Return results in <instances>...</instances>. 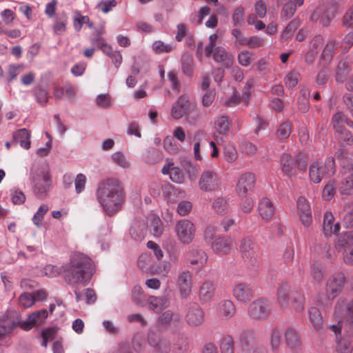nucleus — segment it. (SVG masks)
Segmentation results:
<instances>
[{
	"mask_svg": "<svg viewBox=\"0 0 353 353\" xmlns=\"http://www.w3.org/2000/svg\"><path fill=\"white\" fill-rule=\"evenodd\" d=\"M270 314V305L266 299L259 298L252 301L248 308V315L256 321L267 319Z\"/></svg>",
	"mask_w": 353,
	"mask_h": 353,
	"instance_id": "nucleus-8",
	"label": "nucleus"
},
{
	"mask_svg": "<svg viewBox=\"0 0 353 353\" xmlns=\"http://www.w3.org/2000/svg\"><path fill=\"white\" fill-rule=\"evenodd\" d=\"M220 349L221 353H234V341L230 336H223L220 339Z\"/></svg>",
	"mask_w": 353,
	"mask_h": 353,
	"instance_id": "nucleus-53",
	"label": "nucleus"
},
{
	"mask_svg": "<svg viewBox=\"0 0 353 353\" xmlns=\"http://www.w3.org/2000/svg\"><path fill=\"white\" fill-rule=\"evenodd\" d=\"M332 123L336 133H343V130L345 129V125L353 128V121L349 120L341 112H338L333 115Z\"/></svg>",
	"mask_w": 353,
	"mask_h": 353,
	"instance_id": "nucleus-30",
	"label": "nucleus"
},
{
	"mask_svg": "<svg viewBox=\"0 0 353 353\" xmlns=\"http://www.w3.org/2000/svg\"><path fill=\"white\" fill-rule=\"evenodd\" d=\"M148 343L154 353H169L170 351V341L152 329L148 333Z\"/></svg>",
	"mask_w": 353,
	"mask_h": 353,
	"instance_id": "nucleus-11",
	"label": "nucleus"
},
{
	"mask_svg": "<svg viewBox=\"0 0 353 353\" xmlns=\"http://www.w3.org/2000/svg\"><path fill=\"white\" fill-rule=\"evenodd\" d=\"M309 319L317 332H321L323 327V321L321 313L316 307H311L308 310Z\"/></svg>",
	"mask_w": 353,
	"mask_h": 353,
	"instance_id": "nucleus-35",
	"label": "nucleus"
},
{
	"mask_svg": "<svg viewBox=\"0 0 353 353\" xmlns=\"http://www.w3.org/2000/svg\"><path fill=\"white\" fill-rule=\"evenodd\" d=\"M240 251L244 261L247 264L257 269L260 264L259 254V248L250 238L242 239L240 245Z\"/></svg>",
	"mask_w": 353,
	"mask_h": 353,
	"instance_id": "nucleus-6",
	"label": "nucleus"
},
{
	"mask_svg": "<svg viewBox=\"0 0 353 353\" xmlns=\"http://www.w3.org/2000/svg\"><path fill=\"white\" fill-rule=\"evenodd\" d=\"M30 133L26 128H21L15 131L12 135V143L19 144L24 149L30 148Z\"/></svg>",
	"mask_w": 353,
	"mask_h": 353,
	"instance_id": "nucleus-31",
	"label": "nucleus"
},
{
	"mask_svg": "<svg viewBox=\"0 0 353 353\" xmlns=\"http://www.w3.org/2000/svg\"><path fill=\"white\" fill-rule=\"evenodd\" d=\"M68 23V17L65 13L63 12L59 15L54 20L53 24V31L56 34L61 35L66 30V25Z\"/></svg>",
	"mask_w": 353,
	"mask_h": 353,
	"instance_id": "nucleus-42",
	"label": "nucleus"
},
{
	"mask_svg": "<svg viewBox=\"0 0 353 353\" xmlns=\"http://www.w3.org/2000/svg\"><path fill=\"white\" fill-rule=\"evenodd\" d=\"M217 311L223 319L229 320L234 316L236 307L231 300L223 299L218 304Z\"/></svg>",
	"mask_w": 353,
	"mask_h": 353,
	"instance_id": "nucleus-28",
	"label": "nucleus"
},
{
	"mask_svg": "<svg viewBox=\"0 0 353 353\" xmlns=\"http://www.w3.org/2000/svg\"><path fill=\"white\" fill-rule=\"evenodd\" d=\"M221 183V180L216 172L212 170H205L199 180V188L205 192L216 190Z\"/></svg>",
	"mask_w": 353,
	"mask_h": 353,
	"instance_id": "nucleus-15",
	"label": "nucleus"
},
{
	"mask_svg": "<svg viewBox=\"0 0 353 353\" xmlns=\"http://www.w3.org/2000/svg\"><path fill=\"white\" fill-rule=\"evenodd\" d=\"M323 44V38L321 35H316L311 41L310 52L306 55V61L312 62L314 56L317 54L318 50Z\"/></svg>",
	"mask_w": 353,
	"mask_h": 353,
	"instance_id": "nucleus-41",
	"label": "nucleus"
},
{
	"mask_svg": "<svg viewBox=\"0 0 353 353\" xmlns=\"http://www.w3.org/2000/svg\"><path fill=\"white\" fill-rule=\"evenodd\" d=\"M338 189L342 195H353V168L352 172L340 181Z\"/></svg>",
	"mask_w": 353,
	"mask_h": 353,
	"instance_id": "nucleus-34",
	"label": "nucleus"
},
{
	"mask_svg": "<svg viewBox=\"0 0 353 353\" xmlns=\"http://www.w3.org/2000/svg\"><path fill=\"white\" fill-rule=\"evenodd\" d=\"M332 330L336 335V353H353V344L347 339L338 337L341 332V322L339 321L338 324H333L330 326Z\"/></svg>",
	"mask_w": 353,
	"mask_h": 353,
	"instance_id": "nucleus-18",
	"label": "nucleus"
},
{
	"mask_svg": "<svg viewBox=\"0 0 353 353\" xmlns=\"http://www.w3.org/2000/svg\"><path fill=\"white\" fill-rule=\"evenodd\" d=\"M325 269L320 263H313L310 268V276L314 282L321 283L323 279Z\"/></svg>",
	"mask_w": 353,
	"mask_h": 353,
	"instance_id": "nucleus-45",
	"label": "nucleus"
},
{
	"mask_svg": "<svg viewBox=\"0 0 353 353\" xmlns=\"http://www.w3.org/2000/svg\"><path fill=\"white\" fill-rule=\"evenodd\" d=\"M253 61L254 55L248 50H242L238 54V62L242 66L246 67Z\"/></svg>",
	"mask_w": 353,
	"mask_h": 353,
	"instance_id": "nucleus-61",
	"label": "nucleus"
},
{
	"mask_svg": "<svg viewBox=\"0 0 353 353\" xmlns=\"http://www.w3.org/2000/svg\"><path fill=\"white\" fill-rule=\"evenodd\" d=\"M190 104L188 97L182 95L172 105L171 108V116L174 119H179L188 114Z\"/></svg>",
	"mask_w": 353,
	"mask_h": 353,
	"instance_id": "nucleus-22",
	"label": "nucleus"
},
{
	"mask_svg": "<svg viewBox=\"0 0 353 353\" xmlns=\"http://www.w3.org/2000/svg\"><path fill=\"white\" fill-rule=\"evenodd\" d=\"M299 79L300 73L296 70H292L285 77V85L289 89L293 88L298 84Z\"/></svg>",
	"mask_w": 353,
	"mask_h": 353,
	"instance_id": "nucleus-57",
	"label": "nucleus"
},
{
	"mask_svg": "<svg viewBox=\"0 0 353 353\" xmlns=\"http://www.w3.org/2000/svg\"><path fill=\"white\" fill-rule=\"evenodd\" d=\"M148 304L154 312H159L169 306L170 301L169 299L165 296H151L148 299Z\"/></svg>",
	"mask_w": 353,
	"mask_h": 353,
	"instance_id": "nucleus-33",
	"label": "nucleus"
},
{
	"mask_svg": "<svg viewBox=\"0 0 353 353\" xmlns=\"http://www.w3.org/2000/svg\"><path fill=\"white\" fill-rule=\"evenodd\" d=\"M297 214L302 225L309 229L312 225V213L309 201L304 196H299L296 201Z\"/></svg>",
	"mask_w": 353,
	"mask_h": 353,
	"instance_id": "nucleus-14",
	"label": "nucleus"
},
{
	"mask_svg": "<svg viewBox=\"0 0 353 353\" xmlns=\"http://www.w3.org/2000/svg\"><path fill=\"white\" fill-rule=\"evenodd\" d=\"M132 300L137 305H144L145 295L140 285H135L132 290Z\"/></svg>",
	"mask_w": 353,
	"mask_h": 353,
	"instance_id": "nucleus-50",
	"label": "nucleus"
},
{
	"mask_svg": "<svg viewBox=\"0 0 353 353\" xmlns=\"http://www.w3.org/2000/svg\"><path fill=\"white\" fill-rule=\"evenodd\" d=\"M232 245L233 239L226 236H217L210 244L213 252L219 255L229 254L232 248Z\"/></svg>",
	"mask_w": 353,
	"mask_h": 353,
	"instance_id": "nucleus-20",
	"label": "nucleus"
},
{
	"mask_svg": "<svg viewBox=\"0 0 353 353\" xmlns=\"http://www.w3.org/2000/svg\"><path fill=\"white\" fill-rule=\"evenodd\" d=\"M185 320L191 327L201 325L204 321V312L196 303H191L186 306Z\"/></svg>",
	"mask_w": 353,
	"mask_h": 353,
	"instance_id": "nucleus-13",
	"label": "nucleus"
},
{
	"mask_svg": "<svg viewBox=\"0 0 353 353\" xmlns=\"http://www.w3.org/2000/svg\"><path fill=\"white\" fill-rule=\"evenodd\" d=\"M290 286L287 283H283L277 290V300L282 308H286L289 305Z\"/></svg>",
	"mask_w": 353,
	"mask_h": 353,
	"instance_id": "nucleus-36",
	"label": "nucleus"
},
{
	"mask_svg": "<svg viewBox=\"0 0 353 353\" xmlns=\"http://www.w3.org/2000/svg\"><path fill=\"white\" fill-rule=\"evenodd\" d=\"M48 316V313L45 309L35 311L28 315L26 320L21 323V327L23 330L28 331L34 326L41 325L47 319Z\"/></svg>",
	"mask_w": 353,
	"mask_h": 353,
	"instance_id": "nucleus-19",
	"label": "nucleus"
},
{
	"mask_svg": "<svg viewBox=\"0 0 353 353\" xmlns=\"http://www.w3.org/2000/svg\"><path fill=\"white\" fill-rule=\"evenodd\" d=\"M215 288L212 282L206 281L203 283L199 289V299L201 301L205 302L212 299L214 294Z\"/></svg>",
	"mask_w": 353,
	"mask_h": 353,
	"instance_id": "nucleus-39",
	"label": "nucleus"
},
{
	"mask_svg": "<svg viewBox=\"0 0 353 353\" xmlns=\"http://www.w3.org/2000/svg\"><path fill=\"white\" fill-rule=\"evenodd\" d=\"M336 12V7L331 2H324L316 8L310 17V21L316 22L323 27H328Z\"/></svg>",
	"mask_w": 353,
	"mask_h": 353,
	"instance_id": "nucleus-5",
	"label": "nucleus"
},
{
	"mask_svg": "<svg viewBox=\"0 0 353 353\" xmlns=\"http://www.w3.org/2000/svg\"><path fill=\"white\" fill-rule=\"evenodd\" d=\"M336 248L342 252L346 264L353 265V230L343 232L338 237Z\"/></svg>",
	"mask_w": 353,
	"mask_h": 353,
	"instance_id": "nucleus-7",
	"label": "nucleus"
},
{
	"mask_svg": "<svg viewBox=\"0 0 353 353\" xmlns=\"http://www.w3.org/2000/svg\"><path fill=\"white\" fill-rule=\"evenodd\" d=\"M294 165L299 170L305 171L307 168V163L309 160L308 154L304 152H299L295 157Z\"/></svg>",
	"mask_w": 353,
	"mask_h": 353,
	"instance_id": "nucleus-58",
	"label": "nucleus"
},
{
	"mask_svg": "<svg viewBox=\"0 0 353 353\" xmlns=\"http://www.w3.org/2000/svg\"><path fill=\"white\" fill-rule=\"evenodd\" d=\"M292 131V123L290 121H284L281 123L276 130V137L279 139H288Z\"/></svg>",
	"mask_w": 353,
	"mask_h": 353,
	"instance_id": "nucleus-51",
	"label": "nucleus"
},
{
	"mask_svg": "<svg viewBox=\"0 0 353 353\" xmlns=\"http://www.w3.org/2000/svg\"><path fill=\"white\" fill-rule=\"evenodd\" d=\"M211 206L213 211L219 215H225L229 212V206L227 197L215 196L211 201Z\"/></svg>",
	"mask_w": 353,
	"mask_h": 353,
	"instance_id": "nucleus-32",
	"label": "nucleus"
},
{
	"mask_svg": "<svg viewBox=\"0 0 353 353\" xmlns=\"http://www.w3.org/2000/svg\"><path fill=\"white\" fill-rule=\"evenodd\" d=\"M176 285L183 298H188L192 290V276L189 271L179 273Z\"/></svg>",
	"mask_w": 353,
	"mask_h": 353,
	"instance_id": "nucleus-21",
	"label": "nucleus"
},
{
	"mask_svg": "<svg viewBox=\"0 0 353 353\" xmlns=\"http://www.w3.org/2000/svg\"><path fill=\"white\" fill-rule=\"evenodd\" d=\"M351 60L348 57L343 58L339 62L335 74V79L337 83H343L351 69Z\"/></svg>",
	"mask_w": 353,
	"mask_h": 353,
	"instance_id": "nucleus-26",
	"label": "nucleus"
},
{
	"mask_svg": "<svg viewBox=\"0 0 353 353\" xmlns=\"http://www.w3.org/2000/svg\"><path fill=\"white\" fill-rule=\"evenodd\" d=\"M32 94L41 106H46L49 101L48 91L41 85H37L32 89Z\"/></svg>",
	"mask_w": 353,
	"mask_h": 353,
	"instance_id": "nucleus-38",
	"label": "nucleus"
},
{
	"mask_svg": "<svg viewBox=\"0 0 353 353\" xmlns=\"http://www.w3.org/2000/svg\"><path fill=\"white\" fill-rule=\"evenodd\" d=\"M145 228L143 224H134L130 228V234L136 242H141L145 238Z\"/></svg>",
	"mask_w": 353,
	"mask_h": 353,
	"instance_id": "nucleus-43",
	"label": "nucleus"
},
{
	"mask_svg": "<svg viewBox=\"0 0 353 353\" xmlns=\"http://www.w3.org/2000/svg\"><path fill=\"white\" fill-rule=\"evenodd\" d=\"M150 230L156 237L161 236L163 232V222L159 217L152 216L150 219Z\"/></svg>",
	"mask_w": 353,
	"mask_h": 353,
	"instance_id": "nucleus-46",
	"label": "nucleus"
},
{
	"mask_svg": "<svg viewBox=\"0 0 353 353\" xmlns=\"http://www.w3.org/2000/svg\"><path fill=\"white\" fill-rule=\"evenodd\" d=\"M20 323L16 311L8 310L0 316V350L3 336L11 332Z\"/></svg>",
	"mask_w": 353,
	"mask_h": 353,
	"instance_id": "nucleus-10",
	"label": "nucleus"
},
{
	"mask_svg": "<svg viewBox=\"0 0 353 353\" xmlns=\"http://www.w3.org/2000/svg\"><path fill=\"white\" fill-rule=\"evenodd\" d=\"M213 59L216 62L221 63L226 68L232 67L234 63L233 55L222 46H218L214 48Z\"/></svg>",
	"mask_w": 353,
	"mask_h": 353,
	"instance_id": "nucleus-25",
	"label": "nucleus"
},
{
	"mask_svg": "<svg viewBox=\"0 0 353 353\" xmlns=\"http://www.w3.org/2000/svg\"><path fill=\"white\" fill-rule=\"evenodd\" d=\"M175 231L178 239L183 244L192 242L196 232L194 223L188 219H181L175 225Z\"/></svg>",
	"mask_w": 353,
	"mask_h": 353,
	"instance_id": "nucleus-9",
	"label": "nucleus"
},
{
	"mask_svg": "<svg viewBox=\"0 0 353 353\" xmlns=\"http://www.w3.org/2000/svg\"><path fill=\"white\" fill-rule=\"evenodd\" d=\"M63 268L65 279L73 284L88 285L94 273V266L92 259L81 252L72 254L70 263Z\"/></svg>",
	"mask_w": 353,
	"mask_h": 353,
	"instance_id": "nucleus-2",
	"label": "nucleus"
},
{
	"mask_svg": "<svg viewBox=\"0 0 353 353\" xmlns=\"http://www.w3.org/2000/svg\"><path fill=\"white\" fill-rule=\"evenodd\" d=\"M194 61L190 54H184L181 58V70L188 77H191L193 72Z\"/></svg>",
	"mask_w": 353,
	"mask_h": 353,
	"instance_id": "nucleus-49",
	"label": "nucleus"
},
{
	"mask_svg": "<svg viewBox=\"0 0 353 353\" xmlns=\"http://www.w3.org/2000/svg\"><path fill=\"white\" fill-rule=\"evenodd\" d=\"M49 208L47 205L42 204L37 212L34 214L32 218V221L34 224L38 227L41 226L42 224L43 219L44 215L48 212Z\"/></svg>",
	"mask_w": 353,
	"mask_h": 353,
	"instance_id": "nucleus-63",
	"label": "nucleus"
},
{
	"mask_svg": "<svg viewBox=\"0 0 353 353\" xmlns=\"http://www.w3.org/2000/svg\"><path fill=\"white\" fill-rule=\"evenodd\" d=\"M258 212L263 220L268 221L274 213V207L267 197L262 198L258 204Z\"/></svg>",
	"mask_w": 353,
	"mask_h": 353,
	"instance_id": "nucleus-27",
	"label": "nucleus"
},
{
	"mask_svg": "<svg viewBox=\"0 0 353 353\" xmlns=\"http://www.w3.org/2000/svg\"><path fill=\"white\" fill-rule=\"evenodd\" d=\"M256 181L255 174L252 172H248L243 173L239 176L236 191L239 197H245L254 190Z\"/></svg>",
	"mask_w": 353,
	"mask_h": 353,
	"instance_id": "nucleus-12",
	"label": "nucleus"
},
{
	"mask_svg": "<svg viewBox=\"0 0 353 353\" xmlns=\"http://www.w3.org/2000/svg\"><path fill=\"white\" fill-rule=\"evenodd\" d=\"M344 283L345 276L342 273H336L330 276L326 285V295L330 301L333 300L338 295Z\"/></svg>",
	"mask_w": 353,
	"mask_h": 353,
	"instance_id": "nucleus-17",
	"label": "nucleus"
},
{
	"mask_svg": "<svg viewBox=\"0 0 353 353\" xmlns=\"http://www.w3.org/2000/svg\"><path fill=\"white\" fill-rule=\"evenodd\" d=\"M213 138L218 144H223L230 131V122L228 117L219 116L214 120Z\"/></svg>",
	"mask_w": 353,
	"mask_h": 353,
	"instance_id": "nucleus-16",
	"label": "nucleus"
},
{
	"mask_svg": "<svg viewBox=\"0 0 353 353\" xmlns=\"http://www.w3.org/2000/svg\"><path fill=\"white\" fill-rule=\"evenodd\" d=\"M191 254L196 257V259L190 261L192 265L203 266L207 262L208 256L202 250L194 249L191 251Z\"/></svg>",
	"mask_w": 353,
	"mask_h": 353,
	"instance_id": "nucleus-55",
	"label": "nucleus"
},
{
	"mask_svg": "<svg viewBox=\"0 0 353 353\" xmlns=\"http://www.w3.org/2000/svg\"><path fill=\"white\" fill-rule=\"evenodd\" d=\"M112 161L123 168H128L130 163L122 152H115L111 155Z\"/></svg>",
	"mask_w": 353,
	"mask_h": 353,
	"instance_id": "nucleus-56",
	"label": "nucleus"
},
{
	"mask_svg": "<svg viewBox=\"0 0 353 353\" xmlns=\"http://www.w3.org/2000/svg\"><path fill=\"white\" fill-rule=\"evenodd\" d=\"M30 179L33 192L38 198H44L52 186L49 168L43 164H34L30 170Z\"/></svg>",
	"mask_w": 353,
	"mask_h": 353,
	"instance_id": "nucleus-3",
	"label": "nucleus"
},
{
	"mask_svg": "<svg viewBox=\"0 0 353 353\" xmlns=\"http://www.w3.org/2000/svg\"><path fill=\"white\" fill-rule=\"evenodd\" d=\"M340 230L339 223H334V216L331 212H326L323 216V231L326 236L336 234Z\"/></svg>",
	"mask_w": 353,
	"mask_h": 353,
	"instance_id": "nucleus-29",
	"label": "nucleus"
},
{
	"mask_svg": "<svg viewBox=\"0 0 353 353\" xmlns=\"http://www.w3.org/2000/svg\"><path fill=\"white\" fill-rule=\"evenodd\" d=\"M105 54H107L112 60L114 66L118 68L122 63V56L119 51L113 50L111 47H105Z\"/></svg>",
	"mask_w": 353,
	"mask_h": 353,
	"instance_id": "nucleus-59",
	"label": "nucleus"
},
{
	"mask_svg": "<svg viewBox=\"0 0 353 353\" xmlns=\"http://www.w3.org/2000/svg\"><path fill=\"white\" fill-rule=\"evenodd\" d=\"M152 50L157 54H161L163 52H170L173 50L172 44L165 43L162 41H155L152 43Z\"/></svg>",
	"mask_w": 353,
	"mask_h": 353,
	"instance_id": "nucleus-60",
	"label": "nucleus"
},
{
	"mask_svg": "<svg viewBox=\"0 0 353 353\" xmlns=\"http://www.w3.org/2000/svg\"><path fill=\"white\" fill-rule=\"evenodd\" d=\"M336 193V183L334 180H330L323 188L322 191V197L325 201L332 200Z\"/></svg>",
	"mask_w": 353,
	"mask_h": 353,
	"instance_id": "nucleus-54",
	"label": "nucleus"
},
{
	"mask_svg": "<svg viewBox=\"0 0 353 353\" xmlns=\"http://www.w3.org/2000/svg\"><path fill=\"white\" fill-rule=\"evenodd\" d=\"M223 158L228 163H233L237 159V152L231 145H225L223 148Z\"/></svg>",
	"mask_w": 353,
	"mask_h": 353,
	"instance_id": "nucleus-64",
	"label": "nucleus"
},
{
	"mask_svg": "<svg viewBox=\"0 0 353 353\" xmlns=\"http://www.w3.org/2000/svg\"><path fill=\"white\" fill-rule=\"evenodd\" d=\"M172 321L179 322V317L177 314H174L172 311L168 310L163 312L159 317L158 323L160 325L165 327L170 325Z\"/></svg>",
	"mask_w": 353,
	"mask_h": 353,
	"instance_id": "nucleus-48",
	"label": "nucleus"
},
{
	"mask_svg": "<svg viewBox=\"0 0 353 353\" xmlns=\"http://www.w3.org/2000/svg\"><path fill=\"white\" fill-rule=\"evenodd\" d=\"M233 296L240 302L247 303L250 301L253 296L254 291L250 285L245 283L236 284L233 288Z\"/></svg>",
	"mask_w": 353,
	"mask_h": 353,
	"instance_id": "nucleus-23",
	"label": "nucleus"
},
{
	"mask_svg": "<svg viewBox=\"0 0 353 353\" xmlns=\"http://www.w3.org/2000/svg\"><path fill=\"white\" fill-rule=\"evenodd\" d=\"M285 339L287 345L291 348L294 349L301 345L300 337L297 332L292 327H288L285 332Z\"/></svg>",
	"mask_w": 353,
	"mask_h": 353,
	"instance_id": "nucleus-40",
	"label": "nucleus"
},
{
	"mask_svg": "<svg viewBox=\"0 0 353 353\" xmlns=\"http://www.w3.org/2000/svg\"><path fill=\"white\" fill-rule=\"evenodd\" d=\"M96 197L105 214L112 216L122 209L125 201V192L118 179L109 178L99 183Z\"/></svg>",
	"mask_w": 353,
	"mask_h": 353,
	"instance_id": "nucleus-1",
	"label": "nucleus"
},
{
	"mask_svg": "<svg viewBox=\"0 0 353 353\" xmlns=\"http://www.w3.org/2000/svg\"><path fill=\"white\" fill-rule=\"evenodd\" d=\"M337 46L338 43L336 40L332 39L328 41L323 50L321 58L326 61H330L332 59Z\"/></svg>",
	"mask_w": 353,
	"mask_h": 353,
	"instance_id": "nucleus-47",
	"label": "nucleus"
},
{
	"mask_svg": "<svg viewBox=\"0 0 353 353\" xmlns=\"http://www.w3.org/2000/svg\"><path fill=\"white\" fill-rule=\"evenodd\" d=\"M334 172L335 163L333 157H327L323 164L315 161L309 167V178L314 183H320L323 178H330Z\"/></svg>",
	"mask_w": 353,
	"mask_h": 353,
	"instance_id": "nucleus-4",
	"label": "nucleus"
},
{
	"mask_svg": "<svg viewBox=\"0 0 353 353\" xmlns=\"http://www.w3.org/2000/svg\"><path fill=\"white\" fill-rule=\"evenodd\" d=\"M138 267L144 272H150L152 270L153 261L152 256L147 254H142L138 259Z\"/></svg>",
	"mask_w": 353,
	"mask_h": 353,
	"instance_id": "nucleus-44",
	"label": "nucleus"
},
{
	"mask_svg": "<svg viewBox=\"0 0 353 353\" xmlns=\"http://www.w3.org/2000/svg\"><path fill=\"white\" fill-rule=\"evenodd\" d=\"M300 26V20L299 18H295L292 20L288 26L285 27L284 31L281 34V39L283 41H286L288 38H290L293 32L298 28Z\"/></svg>",
	"mask_w": 353,
	"mask_h": 353,
	"instance_id": "nucleus-52",
	"label": "nucleus"
},
{
	"mask_svg": "<svg viewBox=\"0 0 353 353\" xmlns=\"http://www.w3.org/2000/svg\"><path fill=\"white\" fill-rule=\"evenodd\" d=\"M282 334V330L279 327H274L269 334L268 343L274 353L279 350Z\"/></svg>",
	"mask_w": 353,
	"mask_h": 353,
	"instance_id": "nucleus-37",
	"label": "nucleus"
},
{
	"mask_svg": "<svg viewBox=\"0 0 353 353\" xmlns=\"http://www.w3.org/2000/svg\"><path fill=\"white\" fill-rule=\"evenodd\" d=\"M280 166L284 176L292 179L296 176L294 160L289 153H283L280 157Z\"/></svg>",
	"mask_w": 353,
	"mask_h": 353,
	"instance_id": "nucleus-24",
	"label": "nucleus"
},
{
	"mask_svg": "<svg viewBox=\"0 0 353 353\" xmlns=\"http://www.w3.org/2000/svg\"><path fill=\"white\" fill-rule=\"evenodd\" d=\"M296 10V6L294 2L292 0L286 2L282 8L281 16L285 17L286 19L291 18L295 13Z\"/></svg>",
	"mask_w": 353,
	"mask_h": 353,
	"instance_id": "nucleus-62",
	"label": "nucleus"
}]
</instances>
